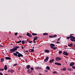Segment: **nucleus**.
Listing matches in <instances>:
<instances>
[{"instance_id":"a18cd8bd","label":"nucleus","mask_w":75,"mask_h":75,"mask_svg":"<svg viewBox=\"0 0 75 75\" xmlns=\"http://www.w3.org/2000/svg\"><path fill=\"white\" fill-rule=\"evenodd\" d=\"M30 69H31V70H33L34 69V68L33 67H31L30 68Z\"/></svg>"},{"instance_id":"ddd939ff","label":"nucleus","mask_w":75,"mask_h":75,"mask_svg":"<svg viewBox=\"0 0 75 75\" xmlns=\"http://www.w3.org/2000/svg\"><path fill=\"white\" fill-rule=\"evenodd\" d=\"M45 52H46L47 53H48L50 52V51L48 50H46L45 51Z\"/></svg>"},{"instance_id":"c03bdc74","label":"nucleus","mask_w":75,"mask_h":75,"mask_svg":"<svg viewBox=\"0 0 75 75\" xmlns=\"http://www.w3.org/2000/svg\"><path fill=\"white\" fill-rule=\"evenodd\" d=\"M27 72H28V73H29V74H30V71H29V69L28 70Z\"/></svg>"},{"instance_id":"5701e85b","label":"nucleus","mask_w":75,"mask_h":75,"mask_svg":"<svg viewBox=\"0 0 75 75\" xmlns=\"http://www.w3.org/2000/svg\"><path fill=\"white\" fill-rule=\"evenodd\" d=\"M72 39H73L75 40V37L73 36V38H70V40H72Z\"/></svg>"},{"instance_id":"ea45409f","label":"nucleus","mask_w":75,"mask_h":75,"mask_svg":"<svg viewBox=\"0 0 75 75\" xmlns=\"http://www.w3.org/2000/svg\"><path fill=\"white\" fill-rule=\"evenodd\" d=\"M72 68H73V69H75V66H72Z\"/></svg>"},{"instance_id":"cd10ccee","label":"nucleus","mask_w":75,"mask_h":75,"mask_svg":"<svg viewBox=\"0 0 75 75\" xmlns=\"http://www.w3.org/2000/svg\"><path fill=\"white\" fill-rule=\"evenodd\" d=\"M53 74H57V71H53Z\"/></svg>"},{"instance_id":"423d86ee","label":"nucleus","mask_w":75,"mask_h":75,"mask_svg":"<svg viewBox=\"0 0 75 75\" xmlns=\"http://www.w3.org/2000/svg\"><path fill=\"white\" fill-rule=\"evenodd\" d=\"M55 65H61V64L59 63H57V62H55L54 63Z\"/></svg>"},{"instance_id":"2eb2a0df","label":"nucleus","mask_w":75,"mask_h":75,"mask_svg":"<svg viewBox=\"0 0 75 75\" xmlns=\"http://www.w3.org/2000/svg\"><path fill=\"white\" fill-rule=\"evenodd\" d=\"M68 47H71L72 46H73V44H68Z\"/></svg>"},{"instance_id":"f3484780","label":"nucleus","mask_w":75,"mask_h":75,"mask_svg":"<svg viewBox=\"0 0 75 75\" xmlns=\"http://www.w3.org/2000/svg\"><path fill=\"white\" fill-rule=\"evenodd\" d=\"M37 38H38V37L37 36L35 37L34 39V40H37L38 39Z\"/></svg>"},{"instance_id":"79ce46f5","label":"nucleus","mask_w":75,"mask_h":75,"mask_svg":"<svg viewBox=\"0 0 75 75\" xmlns=\"http://www.w3.org/2000/svg\"><path fill=\"white\" fill-rule=\"evenodd\" d=\"M36 69L38 70V69H39V67H36Z\"/></svg>"},{"instance_id":"6e6552de","label":"nucleus","mask_w":75,"mask_h":75,"mask_svg":"<svg viewBox=\"0 0 75 75\" xmlns=\"http://www.w3.org/2000/svg\"><path fill=\"white\" fill-rule=\"evenodd\" d=\"M74 64H75L74 62H71L70 64V66L71 67H72V66H73V65H74Z\"/></svg>"},{"instance_id":"774afa93","label":"nucleus","mask_w":75,"mask_h":75,"mask_svg":"<svg viewBox=\"0 0 75 75\" xmlns=\"http://www.w3.org/2000/svg\"><path fill=\"white\" fill-rule=\"evenodd\" d=\"M33 49H34V47H33Z\"/></svg>"},{"instance_id":"4468645a","label":"nucleus","mask_w":75,"mask_h":75,"mask_svg":"<svg viewBox=\"0 0 75 75\" xmlns=\"http://www.w3.org/2000/svg\"><path fill=\"white\" fill-rule=\"evenodd\" d=\"M46 69L47 70H50V68L49 66H47L46 67Z\"/></svg>"},{"instance_id":"a19ab883","label":"nucleus","mask_w":75,"mask_h":75,"mask_svg":"<svg viewBox=\"0 0 75 75\" xmlns=\"http://www.w3.org/2000/svg\"><path fill=\"white\" fill-rule=\"evenodd\" d=\"M44 62H47V59H44Z\"/></svg>"},{"instance_id":"f257e3e1","label":"nucleus","mask_w":75,"mask_h":75,"mask_svg":"<svg viewBox=\"0 0 75 75\" xmlns=\"http://www.w3.org/2000/svg\"><path fill=\"white\" fill-rule=\"evenodd\" d=\"M19 48H20V47L18 46H16L14 47L12 49H11L10 50V52H11V53H12V52H15V51H16L17 50V49Z\"/></svg>"},{"instance_id":"bb28decb","label":"nucleus","mask_w":75,"mask_h":75,"mask_svg":"<svg viewBox=\"0 0 75 75\" xmlns=\"http://www.w3.org/2000/svg\"><path fill=\"white\" fill-rule=\"evenodd\" d=\"M70 40H71V41H75V40H74V39H70Z\"/></svg>"},{"instance_id":"4d7b16f0","label":"nucleus","mask_w":75,"mask_h":75,"mask_svg":"<svg viewBox=\"0 0 75 75\" xmlns=\"http://www.w3.org/2000/svg\"><path fill=\"white\" fill-rule=\"evenodd\" d=\"M1 70V71H4V69H2Z\"/></svg>"},{"instance_id":"f704fd0d","label":"nucleus","mask_w":75,"mask_h":75,"mask_svg":"<svg viewBox=\"0 0 75 75\" xmlns=\"http://www.w3.org/2000/svg\"><path fill=\"white\" fill-rule=\"evenodd\" d=\"M50 38H53V36L50 35L49 36Z\"/></svg>"},{"instance_id":"37998d69","label":"nucleus","mask_w":75,"mask_h":75,"mask_svg":"<svg viewBox=\"0 0 75 75\" xmlns=\"http://www.w3.org/2000/svg\"><path fill=\"white\" fill-rule=\"evenodd\" d=\"M67 39H68V40H69V37H67L66 38Z\"/></svg>"},{"instance_id":"f8f14e48","label":"nucleus","mask_w":75,"mask_h":75,"mask_svg":"<svg viewBox=\"0 0 75 75\" xmlns=\"http://www.w3.org/2000/svg\"><path fill=\"white\" fill-rule=\"evenodd\" d=\"M4 69L6 71L7 69V65H5L4 67Z\"/></svg>"},{"instance_id":"58836bf2","label":"nucleus","mask_w":75,"mask_h":75,"mask_svg":"<svg viewBox=\"0 0 75 75\" xmlns=\"http://www.w3.org/2000/svg\"><path fill=\"white\" fill-rule=\"evenodd\" d=\"M17 65V64H14L13 65V67H15V66H16V65Z\"/></svg>"},{"instance_id":"9d476101","label":"nucleus","mask_w":75,"mask_h":75,"mask_svg":"<svg viewBox=\"0 0 75 75\" xmlns=\"http://www.w3.org/2000/svg\"><path fill=\"white\" fill-rule=\"evenodd\" d=\"M54 59H53L50 60L49 61V62L50 63H52V62H54Z\"/></svg>"},{"instance_id":"393cba45","label":"nucleus","mask_w":75,"mask_h":75,"mask_svg":"<svg viewBox=\"0 0 75 75\" xmlns=\"http://www.w3.org/2000/svg\"><path fill=\"white\" fill-rule=\"evenodd\" d=\"M57 35H55L53 36V38H54V37H57Z\"/></svg>"},{"instance_id":"c9c22d12","label":"nucleus","mask_w":75,"mask_h":75,"mask_svg":"<svg viewBox=\"0 0 75 75\" xmlns=\"http://www.w3.org/2000/svg\"><path fill=\"white\" fill-rule=\"evenodd\" d=\"M34 49H31V52H34Z\"/></svg>"},{"instance_id":"338daca9","label":"nucleus","mask_w":75,"mask_h":75,"mask_svg":"<svg viewBox=\"0 0 75 75\" xmlns=\"http://www.w3.org/2000/svg\"><path fill=\"white\" fill-rule=\"evenodd\" d=\"M55 42V41H52V42Z\"/></svg>"},{"instance_id":"13d9d810","label":"nucleus","mask_w":75,"mask_h":75,"mask_svg":"<svg viewBox=\"0 0 75 75\" xmlns=\"http://www.w3.org/2000/svg\"><path fill=\"white\" fill-rule=\"evenodd\" d=\"M28 52V51H27V50H26V51H25V52Z\"/></svg>"},{"instance_id":"680f3d73","label":"nucleus","mask_w":75,"mask_h":75,"mask_svg":"<svg viewBox=\"0 0 75 75\" xmlns=\"http://www.w3.org/2000/svg\"><path fill=\"white\" fill-rule=\"evenodd\" d=\"M0 46H1V47H4V46H2L1 45Z\"/></svg>"},{"instance_id":"6ab92c4d","label":"nucleus","mask_w":75,"mask_h":75,"mask_svg":"<svg viewBox=\"0 0 75 75\" xmlns=\"http://www.w3.org/2000/svg\"><path fill=\"white\" fill-rule=\"evenodd\" d=\"M43 35H48V34L47 33H44L43 34Z\"/></svg>"},{"instance_id":"603ef678","label":"nucleus","mask_w":75,"mask_h":75,"mask_svg":"<svg viewBox=\"0 0 75 75\" xmlns=\"http://www.w3.org/2000/svg\"><path fill=\"white\" fill-rule=\"evenodd\" d=\"M20 68H21V67H19L18 69L19 70H20Z\"/></svg>"},{"instance_id":"f03ea898","label":"nucleus","mask_w":75,"mask_h":75,"mask_svg":"<svg viewBox=\"0 0 75 75\" xmlns=\"http://www.w3.org/2000/svg\"><path fill=\"white\" fill-rule=\"evenodd\" d=\"M56 60L57 61H60L62 59V58L59 57H56L55 58Z\"/></svg>"},{"instance_id":"49530a36","label":"nucleus","mask_w":75,"mask_h":75,"mask_svg":"<svg viewBox=\"0 0 75 75\" xmlns=\"http://www.w3.org/2000/svg\"><path fill=\"white\" fill-rule=\"evenodd\" d=\"M29 37H32V35H30Z\"/></svg>"},{"instance_id":"864d4df0","label":"nucleus","mask_w":75,"mask_h":75,"mask_svg":"<svg viewBox=\"0 0 75 75\" xmlns=\"http://www.w3.org/2000/svg\"><path fill=\"white\" fill-rule=\"evenodd\" d=\"M45 72H48V71H47V70H45Z\"/></svg>"},{"instance_id":"de8ad7c7","label":"nucleus","mask_w":75,"mask_h":75,"mask_svg":"<svg viewBox=\"0 0 75 75\" xmlns=\"http://www.w3.org/2000/svg\"><path fill=\"white\" fill-rule=\"evenodd\" d=\"M29 43H32L33 42V41H30L29 42Z\"/></svg>"},{"instance_id":"0eeeda50","label":"nucleus","mask_w":75,"mask_h":75,"mask_svg":"<svg viewBox=\"0 0 75 75\" xmlns=\"http://www.w3.org/2000/svg\"><path fill=\"white\" fill-rule=\"evenodd\" d=\"M5 59H7V60H11V58L9 57H6L5 58Z\"/></svg>"},{"instance_id":"9b49d317","label":"nucleus","mask_w":75,"mask_h":75,"mask_svg":"<svg viewBox=\"0 0 75 75\" xmlns=\"http://www.w3.org/2000/svg\"><path fill=\"white\" fill-rule=\"evenodd\" d=\"M26 69H30V65H27L26 67Z\"/></svg>"},{"instance_id":"a878e982","label":"nucleus","mask_w":75,"mask_h":75,"mask_svg":"<svg viewBox=\"0 0 75 75\" xmlns=\"http://www.w3.org/2000/svg\"><path fill=\"white\" fill-rule=\"evenodd\" d=\"M30 34L29 33H27L26 34V35L27 36H28V37H29V36H30Z\"/></svg>"},{"instance_id":"dca6fc26","label":"nucleus","mask_w":75,"mask_h":75,"mask_svg":"<svg viewBox=\"0 0 75 75\" xmlns=\"http://www.w3.org/2000/svg\"><path fill=\"white\" fill-rule=\"evenodd\" d=\"M52 48V49H53V50H55L57 49V47H53V48Z\"/></svg>"},{"instance_id":"5fc2aeb1","label":"nucleus","mask_w":75,"mask_h":75,"mask_svg":"<svg viewBox=\"0 0 75 75\" xmlns=\"http://www.w3.org/2000/svg\"><path fill=\"white\" fill-rule=\"evenodd\" d=\"M29 52H31V49H30V50H29Z\"/></svg>"},{"instance_id":"72a5a7b5","label":"nucleus","mask_w":75,"mask_h":75,"mask_svg":"<svg viewBox=\"0 0 75 75\" xmlns=\"http://www.w3.org/2000/svg\"><path fill=\"white\" fill-rule=\"evenodd\" d=\"M61 37L59 38L57 40V41H60V38H61Z\"/></svg>"},{"instance_id":"052dcab7","label":"nucleus","mask_w":75,"mask_h":75,"mask_svg":"<svg viewBox=\"0 0 75 75\" xmlns=\"http://www.w3.org/2000/svg\"><path fill=\"white\" fill-rule=\"evenodd\" d=\"M19 38H22V37H21V36H19Z\"/></svg>"},{"instance_id":"0e129e2a","label":"nucleus","mask_w":75,"mask_h":75,"mask_svg":"<svg viewBox=\"0 0 75 75\" xmlns=\"http://www.w3.org/2000/svg\"><path fill=\"white\" fill-rule=\"evenodd\" d=\"M72 34H70V36H72Z\"/></svg>"},{"instance_id":"e2e57ef3","label":"nucleus","mask_w":75,"mask_h":75,"mask_svg":"<svg viewBox=\"0 0 75 75\" xmlns=\"http://www.w3.org/2000/svg\"><path fill=\"white\" fill-rule=\"evenodd\" d=\"M39 69H41V68H42L41 67H39Z\"/></svg>"},{"instance_id":"4c0bfd02","label":"nucleus","mask_w":75,"mask_h":75,"mask_svg":"<svg viewBox=\"0 0 75 75\" xmlns=\"http://www.w3.org/2000/svg\"><path fill=\"white\" fill-rule=\"evenodd\" d=\"M16 52V53L17 54H18V55L19 54H20V53H19V52Z\"/></svg>"},{"instance_id":"3c124183","label":"nucleus","mask_w":75,"mask_h":75,"mask_svg":"<svg viewBox=\"0 0 75 75\" xmlns=\"http://www.w3.org/2000/svg\"><path fill=\"white\" fill-rule=\"evenodd\" d=\"M69 38H73V36H69Z\"/></svg>"},{"instance_id":"bf43d9fd","label":"nucleus","mask_w":75,"mask_h":75,"mask_svg":"<svg viewBox=\"0 0 75 75\" xmlns=\"http://www.w3.org/2000/svg\"><path fill=\"white\" fill-rule=\"evenodd\" d=\"M22 49H24V47H23V46H22Z\"/></svg>"},{"instance_id":"69168bd1","label":"nucleus","mask_w":75,"mask_h":75,"mask_svg":"<svg viewBox=\"0 0 75 75\" xmlns=\"http://www.w3.org/2000/svg\"><path fill=\"white\" fill-rule=\"evenodd\" d=\"M25 61L26 62H27V60L26 59H25Z\"/></svg>"},{"instance_id":"39448f33","label":"nucleus","mask_w":75,"mask_h":75,"mask_svg":"<svg viewBox=\"0 0 75 75\" xmlns=\"http://www.w3.org/2000/svg\"><path fill=\"white\" fill-rule=\"evenodd\" d=\"M49 45L50 46L51 48H53V47H55V46L54 45V44H49Z\"/></svg>"},{"instance_id":"6e6d98bb","label":"nucleus","mask_w":75,"mask_h":75,"mask_svg":"<svg viewBox=\"0 0 75 75\" xmlns=\"http://www.w3.org/2000/svg\"><path fill=\"white\" fill-rule=\"evenodd\" d=\"M0 75H3V74L1 73H0Z\"/></svg>"},{"instance_id":"09e8293b","label":"nucleus","mask_w":75,"mask_h":75,"mask_svg":"<svg viewBox=\"0 0 75 75\" xmlns=\"http://www.w3.org/2000/svg\"><path fill=\"white\" fill-rule=\"evenodd\" d=\"M33 41L34 42V43H36L35 40H34V39H33Z\"/></svg>"},{"instance_id":"e433bc0d","label":"nucleus","mask_w":75,"mask_h":75,"mask_svg":"<svg viewBox=\"0 0 75 75\" xmlns=\"http://www.w3.org/2000/svg\"><path fill=\"white\" fill-rule=\"evenodd\" d=\"M18 34V33H15V35L17 36V34Z\"/></svg>"},{"instance_id":"4be33fe9","label":"nucleus","mask_w":75,"mask_h":75,"mask_svg":"<svg viewBox=\"0 0 75 75\" xmlns=\"http://www.w3.org/2000/svg\"><path fill=\"white\" fill-rule=\"evenodd\" d=\"M22 44H25V42L24 40H23L22 42Z\"/></svg>"},{"instance_id":"20e7f679","label":"nucleus","mask_w":75,"mask_h":75,"mask_svg":"<svg viewBox=\"0 0 75 75\" xmlns=\"http://www.w3.org/2000/svg\"><path fill=\"white\" fill-rule=\"evenodd\" d=\"M63 54L65 55H68L69 53H67V52L64 51L63 53Z\"/></svg>"},{"instance_id":"473e14b6","label":"nucleus","mask_w":75,"mask_h":75,"mask_svg":"<svg viewBox=\"0 0 75 75\" xmlns=\"http://www.w3.org/2000/svg\"><path fill=\"white\" fill-rule=\"evenodd\" d=\"M10 72L11 73H13V72H14V70H11L10 71Z\"/></svg>"},{"instance_id":"1a4fd4ad","label":"nucleus","mask_w":75,"mask_h":75,"mask_svg":"<svg viewBox=\"0 0 75 75\" xmlns=\"http://www.w3.org/2000/svg\"><path fill=\"white\" fill-rule=\"evenodd\" d=\"M61 71H66V68L65 67L61 69Z\"/></svg>"},{"instance_id":"2f4dec72","label":"nucleus","mask_w":75,"mask_h":75,"mask_svg":"<svg viewBox=\"0 0 75 75\" xmlns=\"http://www.w3.org/2000/svg\"><path fill=\"white\" fill-rule=\"evenodd\" d=\"M29 72H30V73H31V72H33V71L30 69H29Z\"/></svg>"},{"instance_id":"7ed1b4c3","label":"nucleus","mask_w":75,"mask_h":75,"mask_svg":"<svg viewBox=\"0 0 75 75\" xmlns=\"http://www.w3.org/2000/svg\"><path fill=\"white\" fill-rule=\"evenodd\" d=\"M18 57L19 58H20V57H23V55L21 53H19L18 54Z\"/></svg>"},{"instance_id":"b1692460","label":"nucleus","mask_w":75,"mask_h":75,"mask_svg":"<svg viewBox=\"0 0 75 75\" xmlns=\"http://www.w3.org/2000/svg\"><path fill=\"white\" fill-rule=\"evenodd\" d=\"M68 71H72V69L70 68H68Z\"/></svg>"},{"instance_id":"aec40b11","label":"nucleus","mask_w":75,"mask_h":75,"mask_svg":"<svg viewBox=\"0 0 75 75\" xmlns=\"http://www.w3.org/2000/svg\"><path fill=\"white\" fill-rule=\"evenodd\" d=\"M32 35H37V34L36 33H33L32 34Z\"/></svg>"},{"instance_id":"c85d7f7f","label":"nucleus","mask_w":75,"mask_h":75,"mask_svg":"<svg viewBox=\"0 0 75 75\" xmlns=\"http://www.w3.org/2000/svg\"><path fill=\"white\" fill-rule=\"evenodd\" d=\"M62 53V51H59V54H61Z\"/></svg>"},{"instance_id":"412c9836","label":"nucleus","mask_w":75,"mask_h":75,"mask_svg":"<svg viewBox=\"0 0 75 75\" xmlns=\"http://www.w3.org/2000/svg\"><path fill=\"white\" fill-rule=\"evenodd\" d=\"M13 54L15 56H16V57H17V54L16 53H13Z\"/></svg>"},{"instance_id":"8fccbe9b","label":"nucleus","mask_w":75,"mask_h":75,"mask_svg":"<svg viewBox=\"0 0 75 75\" xmlns=\"http://www.w3.org/2000/svg\"><path fill=\"white\" fill-rule=\"evenodd\" d=\"M56 43H57V44H59V43H60V42H56Z\"/></svg>"},{"instance_id":"7c9ffc66","label":"nucleus","mask_w":75,"mask_h":75,"mask_svg":"<svg viewBox=\"0 0 75 75\" xmlns=\"http://www.w3.org/2000/svg\"><path fill=\"white\" fill-rule=\"evenodd\" d=\"M1 62H3L4 61V59L3 58H1Z\"/></svg>"},{"instance_id":"a211bd4d","label":"nucleus","mask_w":75,"mask_h":75,"mask_svg":"<svg viewBox=\"0 0 75 75\" xmlns=\"http://www.w3.org/2000/svg\"><path fill=\"white\" fill-rule=\"evenodd\" d=\"M22 41L21 40H20L19 41L16 42V44H18L19 43H20V42H21Z\"/></svg>"},{"instance_id":"c756f323","label":"nucleus","mask_w":75,"mask_h":75,"mask_svg":"<svg viewBox=\"0 0 75 75\" xmlns=\"http://www.w3.org/2000/svg\"><path fill=\"white\" fill-rule=\"evenodd\" d=\"M46 59L48 60V59H49V57H46V58L45 59Z\"/></svg>"}]
</instances>
